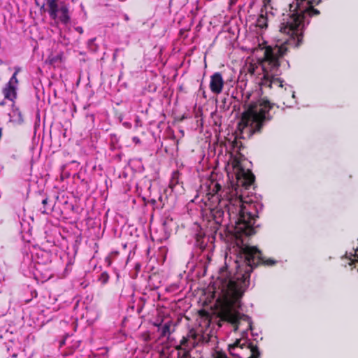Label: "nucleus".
I'll list each match as a JSON object with an SVG mask.
<instances>
[{"label": "nucleus", "mask_w": 358, "mask_h": 358, "mask_svg": "<svg viewBox=\"0 0 358 358\" xmlns=\"http://www.w3.org/2000/svg\"><path fill=\"white\" fill-rule=\"evenodd\" d=\"M250 186L236 185L222 189L220 185H210V196L206 203L217 224L226 225L229 218L236 220L230 232L234 234L239 248V259L234 262L237 271L232 275L227 265L221 268L209 291L215 299V314L220 320L231 324L234 331H240L241 337L245 338L248 331L252 330V321L250 317L239 313L241 299L249 285L250 273L262 260L261 252L244 243L241 239L243 235L248 236L256 232V218L262 209L259 201L243 198L242 189L246 190Z\"/></svg>", "instance_id": "1"}, {"label": "nucleus", "mask_w": 358, "mask_h": 358, "mask_svg": "<svg viewBox=\"0 0 358 358\" xmlns=\"http://www.w3.org/2000/svg\"><path fill=\"white\" fill-rule=\"evenodd\" d=\"M319 3L317 0H294L289 5V13L283 19L280 27V32L287 38L278 41L275 47L262 48L263 59H248L245 69L255 79L261 88L271 89L275 86L283 87L280 78V71L279 59L287 52L286 44L298 46L303 39L305 26L309 23L313 15H317L320 11L313 7Z\"/></svg>", "instance_id": "2"}, {"label": "nucleus", "mask_w": 358, "mask_h": 358, "mask_svg": "<svg viewBox=\"0 0 358 358\" xmlns=\"http://www.w3.org/2000/svg\"><path fill=\"white\" fill-rule=\"evenodd\" d=\"M271 108L270 102L263 98L249 101L242 114L238 129L248 136L259 131L262 127L271 119Z\"/></svg>", "instance_id": "3"}, {"label": "nucleus", "mask_w": 358, "mask_h": 358, "mask_svg": "<svg viewBox=\"0 0 358 358\" xmlns=\"http://www.w3.org/2000/svg\"><path fill=\"white\" fill-rule=\"evenodd\" d=\"M153 242V247L149 246L147 250V257L148 261L145 266V278L148 285L145 287L144 295L150 294L157 289L156 285V274L157 271L155 265L157 264V257H155L156 251L155 250L154 238L151 236Z\"/></svg>", "instance_id": "4"}, {"label": "nucleus", "mask_w": 358, "mask_h": 358, "mask_svg": "<svg viewBox=\"0 0 358 358\" xmlns=\"http://www.w3.org/2000/svg\"><path fill=\"white\" fill-rule=\"evenodd\" d=\"M228 350L234 358H258L259 355L257 348L245 337L236 338L234 343L229 345Z\"/></svg>", "instance_id": "5"}, {"label": "nucleus", "mask_w": 358, "mask_h": 358, "mask_svg": "<svg viewBox=\"0 0 358 358\" xmlns=\"http://www.w3.org/2000/svg\"><path fill=\"white\" fill-rule=\"evenodd\" d=\"M21 71V68L19 66L15 67V72L11 76L9 82L6 84V86L3 88L2 92L4 95L5 99H8L11 101L17 98V90L16 85L18 84V80L17 78V73Z\"/></svg>", "instance_id": "6"}, {"label": "nucleus", "mask_w": 358, "mask_h": 358, "mask_svg": "<svg viewBox=\"0 0 358 358\" xmlns=\"http://www.w3.org/2000/svg\"><path fill=\"white\" fill-rule=\"evenodd\" d=\"M224 85V82L220 73L216 72L210 76L209 87L212 93L217 95L221 94Z\"/></svg>", "instance_id": "7"}, {"label": "nucleus", "mask_w": 358, "mask_h": 358, "mask_svg": "<svg viewBox=\"0 0 358 358\" xmlns=\"http://www.w3.org/2000/svg\"><path fill=\"white\" fill-rule=\"evenodd\" d=\"M210 322L211 319L208 313L205 310L199 311L196 319V322L199 325L197 331L201 333H204L210 327Z\"/></svg>", "instance_id": "8"}, {"label": "nucleus", "mask_w": 358, "mask_h": 358, "mask_svg": "<svg viewBox=\"0 0 358 358\" xmlns=\"http://www.w3.org/2000/svg\"><path fill=\"white\" fill-rule=\"evenodd\" d=\"M9 122L17 125H22L24 122V119L22 111L15 106L13 102L11 106V112L8 114Z\"/></svg>", "instance_id": "9"}, {"label": "nucleus", "mask_w": 358, "mask_h": 358, "mask_svg": "<svg viewBox=\"0 0 358 358\" xmlns=\"http://www.w3.org/2000/svg\"><path fill=\"white\" fill-rule=\"evenodd\" d=\"M143 336L144 341L145 342L144 346V352L147 353L151 352V356H153V355L157 351V345L155 344L157 339H155L153 341H152L155 337L154 334H144Z\"/></svg>", "instance_id": "10"}, {"label": "nucleus", "mask_w": 358, "mask_h": 358, "mask_svg": "<svg viewBox=\"0 0 358 358\" xmlns=\"http://www.w3.org/2000/svg\"><path fill=\"white\" fill-rule=\"evenodd\" d=\"M48 6V12L50 17L52 20H56L58 17V12L60 10V3L59 0H46Z\"/></svg>", "instance_id": "11"}, {"label": "nucleus", "mask_w": 358, "mask_h": 358, "mask_svg": "<svg viewBox=\"0 0 358 358\" xmlns=\"http://www.w3.org/2000/svg\"><path fill=\"white\" fill-rule=\"evenodd\" d=\"M59 11L61 12V15L59 17V20L62 24L65 25L68 24L71 21V17L67 4L63 1H61Z\"/></svg>", "instance_id": "12"}, {"label": "nucleus", "mask_w": 358, "mask_h": 358, "mask_svg": "<svg viewBox=\"0 0 358 358\" xmlns=\"http://www.w3.org/2000/svg\"><path fill=\"white\" fill-rule=\"evenodd\" d=\"M256 40L257 42V45L255 46V47L250 48L249 49L253 53H255L257 56L259 55V57H261V55H259V52H261L263 55L262 58H259L261 59H263L264 57V53L262 51L260 50V48H270V47H273V46L272 45H268V46L264 45V41H262V43H261V41H262V39H260L259 38H257ZM276 45L277 44H275L273 47H275Z\"/></svg>", "instance_id": "13"}, {"label": "nucleus", "mask_w": 358, "mask_h": 358, "mask_svg": "<svg viewBox=\"0 0 358 358\" xmlns=\"http://www.w3.org/2000/svg\"><path fill=\"white\" fill-rule=\"evenodd\" d=\"M43 208H40V210L43 214H48L52 210V206L50 203V201L47 197L44 198L41 201Z\"/></svg>", "instance_id": "14"}, {"label": "nucleus", "mask_w": 358, "mask_h": 358, "mask_svg": "<svg viewBox=\"0 0 358 358\" xmlns=\"http://www.w3.org/2000/svg\"><path fill=\"white\" fill-rule=\"evenodd\" d=\"M211 358H228L226 354L220 349L217 348L213 350Z\"/></svg>", "instance_id": "15"}, {"label": "nucleus", "mask_w": 358, "mask_h": 358, "mask_svg": "<svg viewBox=\"0 0 358 358\" xmlns=\"http://www.w3.org/2000/svg\"><path fill=\"white\" fill-rule=\"evenodd\" d=\"M109 280V275L106 271L102 272L98 278V280L103 285L106 284Z\"/></svg>", "instance_id": "16"}, {"label": "nucleus", "mask_w": 358, "mask_h": 358, "mask_svg": "<svg viewBox=\"0 0 358 358\" xmlns=\"http://www.w3.org/2000/svg\"><path fill=\"white\" fill-rule=\"evenodd\" d=\"M346 257L349 258L350 260V262H349V264L351 265L354 262H358V250L355 251V255H352L351 253L346 254Z\"/></svg>", "instance_id": "17"}, {"label": "nucleus", "mask_w": 358, "mask_h": 358, "mask_svg": "<svg viewBox=\"0 0 358 358\" xmlns=\"http://www.w3.org/2000/svg\"><path fill=\"white\" fill-rule=\"evenodd\" d=\"M118 142L117 136L115 134H110V144L113 150L116 148L115 144Z\"/></svg>", "instance_id": "18"}, {"label": "nucleus", "mask_w": 358, "mask_h": 358, "mask_svg": "<svg viewBox=\"0 0 358 358\" xmlns=\"http://www.w3.org/2000/svg\"><path fill=\"white\" fill-rule=\"evenodd\" d=\"M168 334H169V327L166 324H165L162 327V336H166Z\"/></svg>", "instance_id": "19"}, {"label": "nucleus", "mask_w": 358, "mask_h": 358, "mask_svg": "<svg viewBox=\"0 0 358 358\" xmlns=\"http://www.w3.org/2000/svg\"><path fill=\"white\" fill-rule=\"evenodd\" d=\"M258 25L261 27L266 26V19L264 17L263 15H261L260 17L258 19Z\"/></svg>", "instance_id": "20"}, {"label": "nucleus", "mask_w": 358, "mask_h": 358, "mask_svg": "<svg viewBox=\"0 0 358 358\" xmlns=\"http://www.w3.org/2000/svg\"><path fill=\"white\" fill-rule=\"evenodd\" d=\"M61 60V56L60 55H57V56H55V57H52L51 58H50V63L51 64H54L55 63H57L58 61H60Z\"/></svg>", "instance_id": "21"}, {"label": "nucleus", "mask_w": 358, "mask_h": 358, "mask_svg": "<svg viewBox=\"0 0 358 358\" xmlns=\"http://www.w3.org/2000/svg\"><path fill=\"white\" fill-rule=\"evenodd\" d=\"M238 85L240 88L243 89V87H245L246 86V83L245 82L244 80L241 79V78H239L238 80Z\"/></svg>", "instance_id": "22"}, {"label": "nucleus", "mask_w": 358, "mask_h": 358, "mask_svg": "<svg viewBox=\"0 0 358 358\" xmlns=\"http://www.w3.org/2000/svg\"><path fill=\"white\" fill-rule=\"evenodd\" d=\"M41 279L42 280H48L50 276H51V274L49 273H41Z\"/></svg>", "instance_id": "23"}, {"label": "nucleus", "mask_w": 358, "mask_h": 358, "mask_svg": "<svg viewBox=\"0 0 358 358\" xmlns=\"http://www.w3.org/2000/svg\"><path fill=\"white\" fill-rule=\"evenodd\" d=\"M155 208L153 207L152 208V214L150 215V224H154V220H155V213H154V211H155Z\"/></svg>", "instance_id": "24"}, {"label": "nucleus", "mask_w": 358, "mask_h": 358, "mask_svg": "<svg viewBox=\"0 0 358 358\" xmlns=\"http://www.w3.org/2000/svg\"><path fill=\"white\" fill-rule=\"evenodd\" d=\"M264 263L267 265H273L275 264V262L272 259H267L264 262Z\"/></svg>", "instance_id": "25"}, {"label": "nucleus", "mask_w": 358, "mask_h": 358, "mask_svg": "<svg viewBox=\"0 0 358 358\" xmlns=\"http://www.w3.org/2000/svg\"><path fill=\"white\" fill-rule=\"evenodd\" d=\"M287 88H289V92H290V93L292 94V97H294V92L292 90V87H291L290 86H289V85L285 86V90H287Z\"/></svg>", "instance_id": "26"}, {"label": "nucleus", "mask_w": 358, "mask_h": 358, "mask_svg": "<svg viewBox=\"0 0 358 358\" xmlns=\"http://www.w3.org/2000/svg\"><path fill=\"white\" fill-rule=\"evenodd\" d=\"M75 30L76 31H78V33H80V34H83V28L81 27H75Z\"/></svg>", "instance_id": "27"}, {"label": "nucleus", "mask_w": 358, "mask_h": 358, "mask_svg": "<svg viewBox=\"0 0 358 358\" xmlns=\"http://www.w3.org/2000/svg\"><path fill=\"white\" fill-rule=\"evenodd\" d=\"M155 203H156V201L155 199H152L148 201V203H150L152 206V208L155 207L154 206H155Z\"/></svg>", "instance_id": "28"}, {"label": "nucleus", "mask_w": 358, "mask_h": 358, "mask_svg": "<svg viewBox=\"0 0 358 358\" xmlns=\"http://www.w3.org/2000/svg\"><path fill=\"white\" fill-rule=\"evenodd\" d=\"M42 265L39 263L37 264V265L36 266V271L37 272H40V267H41Z\"/></svg>", "instance_id": "29"}, {"label": "nucleus", "mask_w": 358, "mask_h": 358, "mask_svg": "<svg viewBox=\"0 0 358 358\" xmlns=\"http://www.w3.org/2000/svg\"><path fill=\"white\" fill-rule=\"evenodd\" d=\"M5 105H6L5 100H2L1 101H0V106H4Z\"/></svg>", "instance_id": "30"}, {"label": "nucleus", "mask_w": 358, "mask_h": 358, "mask_svg": "<svg viewBox=\"0 0 358 358\" xmlns=\"http://www.w3.org/2000/svg\"><path fill=\"white\" fill-rule=\"evenodd\" d=\"M106 261L108 262V265H110V264L111 262H110V257H106Z\"/></svg>", "instance_id": "31"}, {"label": "nucleus", "mask_w": 358, "mask_h": 358, "mask_svg": "<svg viewBox=\"0 0 358 358\" xmlns=\"http://www.w3.org/2000/svg\"><path fill=\"white\" fill-rule=\"evenodd\" d=\"M95 40H96V38H92V39L89 40V43H89V45H90V44L93 43H94V41Z\"/></svg>", "instance_id": "32"}, {"label": "nucleus", "mask_w": 358, "mask_h": 358, "mask_svg": "<svg viewBox=\"0 0 358 358\" xmlns=\"http://www.w3.org/2000/svg\"><path fill=\"white\" fill-rule=\"evenodd\" d=\"M40 9H41V10L46 11V9L45 8V3H43V4L42 5V6L41 7V8H40Z\"/></svg>", "instance_id": "33"}, {"label": "nucleus", "mask_w": 358, "mask_h": 358, "mask_svg": "<svg viewBox=\"0 0 358 358\" xmlns=\"http://www.w3.org/2000/svg\"><path fill=\"white\" fill-rule=\"evenodd\" d=\"M124 20L127 21H128L129 20V18L127 14L124 15Z\"/></svg>", "instance_id": "34"}, {"label": "nucleus", "mask_w": 358, "mask_h": 358, "mask_svg": "<svg viewBox=\"0 0 358 358\" xmlns=\"http://www.w3.org/2000/svg\"><path fill=\"white\" fill-rule=\"evenodd\" d=\"M124 124L125 126H127V127H130V124H129V123L125 122V123H124Z\"/></svg>", "instance_id": "35"}, {"label": "nucleus", "mask_w": 358, "mask_h": 358, "mask_svg": "<svg viewBox=\"0 0 358 358\" xmlns=\"http://www.w3.org/2000/svg\"><path fill=\"white\" fill-rule=\"evenodd\" d=\"M142 300L144 301V303H143V306H145V302L147 301V299H144V298H142Z\"/></svg>", "instance_id": "36"}, {"label": "nucleus", "mask_w": 358, "mask_h": 358, "mask_svg": "<svg viewBox=\"0 0 358 358\" xmlns=\"http://www.w3.org/2000/svg\"><path fill=\"white\" fill-rule=\"evenodd\" d=\"M247 96H248V99H250V97L252 96V94H247Z\"/></svg>", "instance_id": "37"}, {"label": "nucleus", "mask_w": 358, "mask_h": 358, "mask_svg": "<svg viewBox=\"0 0 358 358\" xmlns=\"http://www.w3.org/2000/svg\"><path fill=\"white\" fill-rule=\"evenodd\" d=\"M12 356H13V357H17V354H16V353H14Z\"/></svg>", "instance_id": "38"}, {"label": "nucleus", "mask_w": 358, "mask_h": 358, "mask_svg": "<svg viewBox=\"0 0 358 358\" xmlns=\"http://www.w3.org/2000/svg\"><path fill=\"white\" fill-rule=\"evenodd\" d=\"M154 326L157 327V322H153Z\"/></svg>", "instance_id": "39"}, {"label": "nucleus", "mask_w": 358, "mask_h": 358, "mask_svg": "<svg viewBox=\"0 0 358 358\" xmlns=\"http://www.w3.org/2000/svg\"><path fill=\"white\" fill-rule=\"evenodd\" d=\"M63 136H64V137L66 136V131L64 132Z\"/></svg>", "instance_id": "40"}, {"label": "nucleus", "mask_w": 358, "mask_h": 358, "mask_svg": "<svg viewBox=\"0 0 358 358\" xmlns=\"http://www.w3.org/2000/svg\"><path fill=\"white\" fill-rule=\"evenodd\" d=\"M139 120H136V124H139Z\"/></svg>", "instance_id": "41"}, {"label": "nucleus", "mask_w": 358, "mask_h": 358, "mask_svg": "<svg viewBox=\"0 0 358 358\" xmlns=\"http://www.w3.org/2000/svg\"><path fill=\"white\" fill-rule=\"evenodd\" d=\"M139 120H136V124H139Z\"/></svg>", "instance_id": "42"}, {"label": "nucleus", "mask_w": 358, "mask_h": 358, "mask_svg": "<svg viewBox=\"0 0 358 358\" xmlns=\"http://www.w3.org/2000/svg\"><path fill=\"white\" fill-rule=\"evenodd\" d=\"M187 358H190V357H187Z\"/></svg>", "instance_id": "43"}]
</instances>
